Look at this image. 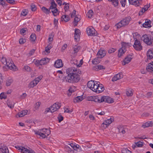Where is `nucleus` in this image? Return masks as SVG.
Wrapping results in <instances>:
<instances>
[{
  "label": "nucleus",
  "mask_w": 153,
  "mask_h": 153,
  "mask_svg": "<svg viewBox=\"0 0 153 153\" xmlns=\"http://www.w3.org/2000/svg\"><path fill=\"white\" fill-rule=\"evenodd\" d=\"M66 72L68 74L65 77L67 82L74 83L77 82L79 81L80 77L79 74L81 73V71L79 70L72 67L67 69Z\"/></svg>",
  "instance_id": "nucleus-1"
},
{
  "label": "nucleus",
  "mask_w": 153,
  "mask_h": 153,
  "mask_svg": "<svg viewBox=\"0 0 153 153\" xmlns=\"http://www.w3.org/2000/svg\"><path fill=\"white\" fill-rule=\"evenodd\" d=\"M0 61L3 64L6 65L9 69L13 71H16V67L11 60L6 59L4 55H0Z\"/></svg>",
  "instance_id": "nucleus-2"
},
{
  "label": "nucleus",
  "mask_w": 153,
  "mask_h": 153,
  "mask_svg": "<svg viewBox=\"0 0 153 153\" xmlns=\"http://www.w3.org/2000/svg\"><path fill=\"white\" fill-rule=\"evenodd\" d=\"M51 6L50 7V10L54 16H56L59 15V11L57 8V4H56L54 0H51Z\"/></svg>",
  "instance_id": "nucleus-3"
},
{
  "label": "nucleus",
  "mask_w": 153,
  "mask_h": 153,
  "mask_svg": "<svg viewBox=\"0 0 153 153\" xmlns=\"http://www.w3.org/2000/svg\"><path fill=\"white\" fill-rule=\"evenodd\" d=\"M61 106V103L59 102H56L54 104L49 108H47L45 112V114L50 111L51 113H53L59 109Z\"/></svg>",
  "instance_id": "nucleus-4"
},
{
  "label": "nucleus",
  "mask_w": 153,
  "mask_h": 153,
  "mask_svg": "<svg viewBox=\"0 0 153 153\" xmlns=\"http://www.w3.org/2000/svg\"><path fill=\"white\" fill-rule=\"evenodd\" d=\"M142 39L148 45H151L153 42L152 37L147 34L143 35L142 37Z\"/></svg>",
  "instance_id": "nucleus-5"
},
{
  "label": "nucleus",
  "mask_w": 153,
  "mask_h": 153,
  "mask_svg": "<svg viewBox=\"0 0 153 153\" xmlns=\"http://www.w3.org/2000/svg\"><path fill=\"white\" fill-rule=\"evenodd\" d=\"M42 76L40 75L35 78V79L30 82L28 85V87L30 88H33L36 86L39 82V81L42 79Z\"/></svg>",
  "instance_id": "nucleus-6"
},
{
  "label": "nucleus",
  "mask_w": 153,
  "mask_h": 153,
  "mask_svg": "<svg viewBox=\"0 0 153 153\" xmlns=\"http://www.w3.org/2000/svg\"><path fill=\"white\" fill-rule=\"evenodd\" d=\"M133 46L134 48L137 51H140L143 48V47L141 44L140 41L137 39L135 40Z\"/></svg>",
  "instance_id": "nucleus-7"
},
{
  "label": "nucleus",
  "mask_w": 153,
  "mask_h": 153,
  "mask_svg": "<svg viewBox=\"0 0 153 153\" xmlns=\"http://www.w3.org/2000/svg\"><path fill=\"white\" fill-rule=\"evenodd\" d=\"M86 32L88 35L90 36H96L97 32L92 27H88L86 29Z\"/></svg>",
  "instance_id": "nucleus-8"
},
{
  "label": "nucleus",
  "mask_w": 153,
  "mask_h": 153,
  "mask_svg": "<svg viewBox=\"0 0 153 153\" xmlns=\"http://www.w3.org/2000/svg\"><path fill=\"white\" fill-rule=\"evenodd\" d=\"M102 102H105L109 103H113L114 102L113 99L108 96H103L102 98Z\"/></svg>",
  "instance_id": "nucleus-9"
},
{
  "label": "nucleus",
  "mask_w": 153,
  "mask_h": 153,
  "mask_svg": "<svg viewBox=\"0 0 153 153\" xmlns=\"http://www.w3.org/2000/svg\"><path fill=\"white\" fill-rule=\"evenodd\" d=\"M75 35L74 36L75 40L77 41L79 40L80 35V31L78 29H76L75 30Z\"/></svg>",
  "instance_id": "nucleus-10"
},
{
  "label": "nucleus",
  "mask_w": 153,
  "mask_h": 153,
  "mask_svg": "<svg viewBox=\"0 0 153 153\" xmlns=\"http://www.w3.org/2000/svg\"><path fill=\"white\" fill-rule=\"evenodd\" d=\"M63 65L62 60L60 59H58L56 61L54 64V66L58 68L62 67Z\"/></svg>",
  "instance_id": "nucleus-11"
},
{
  "label": "nucleus",
  "mask_w": 153,
  "mask_h": 153,
  "mask_svg": "<svg viewBox=\"0 0 153 153\" xmlns=\"http://www.w3.org/2000/svg\"><path fill=\"white\" fill-rule=\"evenodd\" d=\"M131 56L130 55H128L123 60L122 62V65H124L126 64H128L129 63L131 59L132 58Z\"/></svg>",
  "instance_id": "nucleus-12"
},
{
  "label": "nucleus",
  "mask_w": 153,
  "mask_h": 153,
  "mask_svg": "<svg viewBox=\"0 0 153 153\" xmlns=\"http://www.w3.org/2000/svg\"><path fill=\"white\" fill-rule=\"evenodd\" d=\"M123 75L122 73H119L115 75L112 79L113 81H116L123 77Z\"/></svg>",
  "instance_id": "nucleus-13"
},
{
  "label": "nucleus",
  "mask_w": 153,
  "mask_h": 153,
  "mask_svg": "<svg viewBox=\"0 0 153 153\" xmlns=\"http://www.w3.org/2000/svg\"><path fill=\"white\" fill-rule=\"evenodd\" d=\"M151 22H152L150 20L146 19V20L145 22L143 24V26L145 28H150L152 27L151 25Z\"/></svg>",
  "instance_id": "nucleus-14"
},
{
  "label": "nucleus",
  "mask_w": 153,
  "mask_h": 153,
  "mask_svg": "<svg viewBox=\"0 0 153 153\" xmlns=\"http://www.w3.org/2000/svg\"><path fill=\"white\" fill-rule=\"evenodd\" d=\"M131 18L130 17H128L123 19L121 21L124 26L127 25L129 23L130 21L131 20Z\"/></svg>",
  "instance_id": "nucleus-15"
},
{
  "label": "nucleus",
  "mask_w": 153,
  "mask_h": 153,
  "mask_svg": "<svg viewBox=\"0 0 153 153\" xmlns=\"http://www.w3.org/2000/svg\"><path fill=\"white\" fill-rule=\"evenodd\" d=\"M69 145L74 150L77 151H79L80 150V147L78 145H75L74 144L71 143Z\"/></svg>",
  "instance_id": "nucleus-16"
},
{
  "label": "nucleus",
  "mask_w": 153,
  "mask_h": 153,
  "mask_svg": "<svg viewBox=\"0 0 153 153\" xmlns=\"http://www.w3.org/2000/svg\"><path fill=\"white\" fill-rule=\"evenodd\" d=\"M102 96H94L93 101L98 103L102 102Z\"/></svg>",
  "instance_id": "nucleus-17"
},
{
  "label": "nucleus",
  "mask_w": 153,
  "mask_h": 153,
  "mask_svg": "<svg viewBox=\"0 0 153 153\" xmlns=\"http://www.w3.org/2000/svg\"><path fill=\"white\" fill-rule=\"evenodd\" d=\"M129 4L135 5V6H138L139 5L140 2L139 0H128Z\"/></svg>",
  "instance_id": "nucleus-18"
},
{
  "label": "nucleus",
  "mask_w": 153,
  "mask_h": 153,
  "mask_svg": "<svg viewBox=\"0 0 153 153\" xmlns=\"http://www.w3.org/2000/svg\"><path fill=\"white\" fill-rule=\"evenodd\" d=\"M49 59L46 57L42 58L41 60H39L40 65H42L46 64L49 62Z\"/></svg>",
  "instance_id": "nucleus-19"
},
{
  "label": "nucleus",
  "mask_w": 153,
  "mask_h": 153,
  "mask_svg": "<svg viewBox=\"0 0 153 153\" xmlns=\"http://www.w3.org/2000/svg\"><path fill=\"white\" fill-rule=\"evenodd\" d=\"M146 69L147 71H150L151 73L153 74V64L151 62L148 64Z\"/></svg>",
  "instance_id": "nucleus-20"
},
{
  "label": "nucleus",
  "mask_w": 153,
  "mask_h": 153,
  "mask_svg": "<svg viewBox=\"0 0 153 153\" xmlns=\"http://www.w3.org/2000/svg\"><path fill=\"white\" fill-rule=\"evenodd\" d=\"M95 81L91 80L89 81L88 83V86L91 90L92 88L93 87H95L96 84L95 83Z\"/></svg>",
  "instance_id": "nucleus-21"
},
{
  "label": "nucleus",
  "mask_w": 153,
  "mask_h": 153,
  "mask_svg": "<svg viewBox=\"0 0 153 153\" xmlns=\"http://www.w3.org/2000/svg\"><path fill=\"white\" fill-rule=\"evenodd\" d=\"M97 89V91L96 92L97 93H100L103 91L104 90V88L102 84L100 85V84Z\"/></svg>",
  "instance_id": "nucleus-22"
},
{
  "label": "nucleus",
  "mask_w": 153,
  "mask_h": 153,
  "mask_svg": "<svg viewBox=\"0 0 153 153\" xmlns=\"http://www.w3.org/2000/svg\"><path fill=\"white\" fill-rule=\"evenodd\" d=\"M28 111L27 110H23L19 112L17 115L19 117H22L27 114Z\"/></svg>",
  "instance_id": "nucleus-23"
},
{
  "label": "nucleus",
  "mask_w": 153,
  "mask_h": 153,
  "mask_svg": "<svg viewBox=\"0 0 153 153\" xmlns=\"http://www.w3.org/2000/svg\"><path fill=\"white\" fill-rule=\"evenodd\" d=\"M97 54L99 56V57L102 58L105 55V51L104 50H100L98 51Z\"/></svg>",
  "instance_id": "nucleus-24"
},
{
  "label": "nucleus",
  "mask_w": 153,
  "mask_h": 153,
  "mask_svg": "<svg viewBox=\"0 0 153 153\" xmlns=\"http://www.w3.org/2000/svg\"><path fill=\"white\" fill-rule=\"evenodd\" d=\"M147 55L148 59H151L153 58V51L149 50L147 53Z\"/></svg>",
  "instance_id": "nucleus-25"
},
{
  "label": "nucleus",
  "mask_w": 153,
  "mask_h": 153,
  "mask_svg": "<svg viewBox=\"0 0 153 153\" xmlns=\"http://www.w3.org/2000/svg\"><path fill=\"white\" fill-rule=\"evenodd\" d=\"M13 80L11 77L8 78L6 80V85L7 86H10L13 82Z\"/></svg>",
  "instance_id": "nucleus-26"
},
{
  "label": "nucleus",
  "mask_w": 153,
  "mask_h": 153,
  "mask_svg": "<svg viewBox=\"0 0 153 153\" xmlns=\"http://www.w3.org/2000/svg\"><path fill=\"white\" fill-rule=\"evenodd\" d=\"M80 16H76L75 17L74 21V26H76L77 25L78 22L80 20Z\"/></svg>",
  "instance_id": "nucleus-27"
},
{
  "label": "nucleus",
  "mask_w": 153,
  "mask_h": 153,
  "mask_svg": "<svg viewBox=\"0 0 153 153\" xmlns=\"http://www.w3.org/2000/svg\"><path fill=\"white\" fill-rule=\"evenodd\" d=\"M62 21H64L65 22H67L70 20V17L68 15H63L61 17Z\"/></svg>",
  "instance_id": "nucleus-28"
},
{
  "label": "nucleus",
  "mask_w": 153,
  "mask_h": 153,
  "mask_svg": "<svg viewBox=\"0 0 153 153\" xmlns=\"http://www.w3.org/2000/svg\"><path fill=\"white\" fill-rule=\"evenodd\" d=\"M83 100L82 96H77L75 97L74 100V102H79Z\"/></svg>",
  "instance_id": "nucleus-29"
},
{
  "label": "nucleus",
  "mask_w": 153,
  "mask_h": 153,
  "mask_svg": "<svg viewBox=\"0 0 153 153\" xmlns=\"http://www.w3.org/2000/svg\"><path fill=\"white\" fill-rule=\"evenodd\" d=\"M131 89L128 88L126 90V94L128 96H131L132 95V91Z\"/></svg>",
  "instance_id": "nucleus-30"
},
{
  "label": "nucleus",
  "mask_w": 153,
  "mask_h": 153,
  "mask_svg": "<svg viewBox=\"0 0 153 153\" xmlns=\"http://www.w3.org/2000/svg\"><path fill=\"white\" fill-rule=\"evenodd\" d=\"M95 83H96L95 87H93L91 90L96 92V91H97V89L98 88V86H99L100 83L99 82L97 81H95Z\"/></svg>",
  "instance_id": "nucleus-31"
},
{
  "label": "nucleus",
  "mask_w": 153,
  "mask_h": 153,
  "mask_svg": "<svg viewBox=\"0 0 153 153\" xmlns=\"http://www.w3.org/2000/svg\"><path fill=\"white\" fill-rule=\"evenodd\" d=\"M42 11L46 14H49L51 13V12L50 11V9H48L45 7H43L42 8Z\"/></svg>",
  "instance_id": "nucleus-32"
},
{
  "label": "nucleus",
  "mask_w": 153,
  "mask_h": 153,
  "mask_svg": "<svg viewBox=\"0 0 153 153\" xmlns=\"http://www.w3.org/2000/svg\"><path fill=\"white\" fill-rule=\"evenodd\" d=\"M81 47L79 46L75 45L73 47L74 53H76L80 50Z\"/></svg>",
  "instance_id": "nucleus-33"
},
{
  "label": "nucleus",
  "mask_w": 153,
  "mask_h": 153,
  "mask_svg": "<svg viewBox=\"0 0 153 153\" xmlns=\"http://www.w3.org/2000/svg\"><path fill=\"white\" fill-rule=\"evenodd\" d=\"M125 129L126 128H124L121 126H120L118 128L119 132L121 133L122 134H124L126 132Z\"/></svg>",
  "instance_id": "nucleus-34"
},
{
  "label": "nucleus",
  "mask_w": 153,
  "mask_h": 153,
  "mask_svg": "<svg viewBox=\"0 0 153 153\" xmlns=\"http://www.w3.org/2000/svg\"><path fill=\"white\" fill-rule=\"evenodd\" d=\"M0 149L2 153H9L8 149L6 146L1 147L0 148Z\"/></svg>",
  "instance_id": "nucleus-35"
},
{
  "label": "nucleus",
  "mask_w": 153,
  "mask_h": 153,
  "mask_svg": "<svg viewBox=\"0 0 153 153\" xmlns=\"http://www.w3.org/2000/svg\"><path fill=\"white\" fill-rule=\"evenodd\" d=\"M109 1L111 2L112 4L115 7L117 6L119 4V1L118 0H108Z\"/></svg>",
  "instance_id": "nucleus-36"
},
{
  "label": "nucleus",
  "mask_w": 153,
  "mask_h": 153,
  "mask_svg": "<svg viewBox=\"0 0 153 153\" xmlns=\"http://www.w3.org/2000/svg\"><path fill=\"white\" fill-rule=\"evenodd\" d=\"M123 49L120 48L118 51V56L119 57H120L126 52Z\"/></svg>",
  "instance_id": "nucleus-37"
},
{
  "label": "nucleus",
  "mask_w": 153,
  "mask_h": 153,
  "mask_svg": "<svg viewBox=\"0 0 153 153\" xmlns=\"http://www.w3.org/2000/svg\"><path fill=\"white\" fill-rule=\"evenodd\" d=\"M7 105L9 107L12 108L14 107V103L12 102L7 101Z\"/></svg>",
  "instance_id": "nucleus-38"
},
{
  "label": "nucleus",
  "mask_w": 153,
  "mask_h": 153,
  "mask_svg": "<svg viewBox=\"0 0 153 153\" xmlns=\"http://www.w3.org/2000/svg\"><path fill=\"white\" fill-rule=\"evenodd\" d=\"M121 152L122 153H131V152L127 148H123L122 149Z\"/></svg>",
  "instance_id": "nucleus-39"
},
{
  "label": "nucleus",
  "mask_w": 153,
  "mask_h": 153,
  "mask_svg": "<svg viewBox=\"0 0 153 153\" xmlns=\"http://www.w3.org/2000/svg\"><path fill=\"white\" fill-rule=\"evenodd\" d=\"M52 47L51 45L49 44L45 48V51L48 53H50V50L51 48Z\"/></svg>",
  "instance_id": "nucleus-40"
},
{
  "label": "nucleus",
  "mask_w": 153,
  "mask_h": 153,
  "mask_svg": "<svg viewBox=\"0 0 153 153\" xmlns=\"http://www.w3.org/2000/svg\"><path fill=\"white\" fill-rule=\"evenodd\" d=\"M93 11L92 10H89L88 12L87 13V15L89 18H91L93 16Z\"/></svg>",
  "instance_id": "nucleus-41"
},
{
  "label": "nucleus",
  "mask_w": 153,
  "mask_h": 153,
  "mask_svg": "<svg viewBox=\"0 0 153 153\" xmlns=\"http://www.w3.org/2000/svg\"><path fill=\"white\" fill-rule=\"evenodd\" d=\"M76 90V88L74 86L71 87L68 90V91L71 93L74 92Z\"/></svg>",
  "instance_id": "nucleus-42"
},
{
  "label": "nucleus",
  "mask_w": 153,
  "mask_h": 153,
  "mask_svg": "<svg viewBox=\"0 0 153 153\" xmlns=\"http://www.w3.org/2000/svg\"><path fill=\"white\" fill-rule=\"evenodd\" d=\"M41 104V103L40 102H37L34 105V109H35V110H36L39 108Z\"/></svg>",
  "instance_id": "nucleus-43"
},
{
  "label": "nucleus",
  "mask_w": 153,
  "mask_h": 153,
  "mask_svg": "<svg viewBox=\"0 0 153 153\" xmlns=\"http://www.w3.org/2000/svg\"><path fill=\"white\" fill-rule=\"evenodd\" d=\"M116 26L117 27V28H119L121 27L124 26V25H123L122 23L120 21L116 25Z\"/></svg>",
  "instance_id": "nucleus-44"
},
{
  "label": "nucleus",
  "mask_w": 153,
  "mask_h": 153,
  "mask_svg": "<svg viewBox=\"0 0 153 153\" xmlns=\"http://www.w3.org/2000/svg\"><path fill=\"white\" fill-rule=\"evenodd\" d=\"M122 47L121 49H123V50L125 51H126V47L127 46L126 45V43L125 42H123L122 43Z\"/></svg>",
  "instance_id": "nucleus-45"
},
{
  "label": "nucleus",
  "mask_w": 153,
  "mask_h": 153,
  "mask_svg": "<svg viewBox=\"0 0 153 153\" xmlns=\"http://www.w3.org/2000/svg\"><path fill=\"white\" fill-rule=\"evenodd\" d=\"M65 151L68 152H71L72 150L70 147L68 146H65Z\"/></svg>",
  "instance_id": "nucleus-46"
},
{
  "label": "nucleus",
  "mask_w": 153,
  "mask_h": 153,
  "mask_svg": "<svg viewBox=\"0 0 153 153\" xmlns=\"http://www.w3.org/2000/svg\"><path fill=\"white\" fill-rule=\"evenodd\" d=\"M43 130L45 131V134L48 136L49 134H50L51 131L49 129H47L46 128H44Z\"/></svg>",
  "instance_id": "nucleus-47"
},
{
  "label": "nucleus",
  "mask_w": 153,
  "mask_h": 153,
  "mask_svg": "<svg viewBox=\"0 0 153 153\" xmlns=\"http://www.w3.org/2000/svg\"><path fill=\"white\" fill-rule=\"evenodd\" d=\"M7 98V96L5 94L3 93H1L0 94V99H6Z\"/></svg>",
  "instance_id": "nucleus-48"
},
{
  "label": "nucleus",
  "mask_w": 153,
  "mask_h": 153,
  "mask_svg": "<svg viewBox=\"0 0 153 153\" xmlns=\"http://www.w3.org/2000/svg\"><path fill=\"white\" fill-rule=\"evenodd\" d=\"M30 40L32 41H34L36 39V36L35 34H32L30 36Z\"/></svg>",
  "instance_id": "nucleus-49"
},
{
  "label": "nucleus",
  "mask_w": 153,
  "mask_h": 153,
  "mask_svg": "<svg viewBox=\"0 0 153 153\" xmlns=\"http://www.w3.org/2000/svg\"><path fill=\"white\" fill-rule=\"evenodd\" d=\"M120 2L122 6L123 7H125L126 3V0H120Z\"/></svg>",
  "instance_id": "nucleus-50"
},
{
  "label": "nucleus",
  "mask_w": 153,
  "mask_h": 153,
  "mask_svg": "<svg viewBox=\"0 0 153 153\" xmlns=\"http://www.w3.org/2000/svg\"><path fill=\"white\" fill-rule=\"evenodd\" d=\"M70 63L71 64H74V65H76L77 62L76 59L71 60L70 61Z\"/></svg>",
  "instance_id": "nucleus-51"
},
{
  "label": "nucleus",
  "mask_w": 153,
  "mask_h": 153,
  "mask_svg": "<svg viewBox=\"0 0 153 153\" xmlns=\"http://www.w3.org/2000/svg\"><path fill=\"white\" fill-rule=\"evenodd\" d=\"M146 10L144 9V7H143L142 8L141 10H140L139 12V15H142L143 14V13Z\"/></svg>",
  "instance_id": "nucleus-52"
},
{
  "label": "nucleus",
  "mask_w": 153,
  "mask_h": 153,
  "mask_svg": "<svg viewBox=\"0 0 153 153\" xmlns=\"http://www.w3.org/2000/svg\"><path fill=\"white\" fill-rule=\"evenodd\" d=\"M100 62L98 60L97 58H95L92 61V63L94 65H97Z\"/></svg>",
  "instance_id": "nucleus-53"
},
{
  "label": "nucleus",
  "mask_w": 153,
  "mask_h": 153,
  "mask_svg": "<svg viewBox=\"0 0 153 153\" xmlns=\"http://www.w3.org/2000/svg\"><path fill=\"white\" fill-rule=\"evenodd\" d=\"M149 126V125L148 122H147L143 124L142 126V127L143 128H145Z\"/></svg>",
  "instance_id": "nucleus-54"
},
{
  "label": "nucleus",
  "mask_w": 153,
  "mask_h": 153,
  "mask_svg": "<svg viewBox=\"0 0 153 153\" xmlns=\"http://www.w3.org/2000/svg\"><path fill=\"white\" fill-rule=\"evenodd\" d=\"M95 68H96L97 69L99 70L105 69V68H104V67L103 66L100 65L95 66Z\"/></svg>",
  "instance_id": "nucleus-55"
},
{
  "label": "nucleus",
  "mask_w": 153,
  "mask_h": 153,
  "mask_svg": "<svg viewBox=\"0 0 153 153\" xmlns=\"http://www.w3.org/2000/svg\"><path fill=\"white\" fill-rule=\"evenodd\" d=\"M135 144L137 147H141L143 146L142 143L141 142H140V141L136 143Z\"/></svg>",
  "instance_id": "nucleus-56"
},
{
  "label": "nucleus",
  "mask_w": 153,
  "mask_h": 153,
  "mask_svg": "<svg viewBox=\"0 0 153 153\" xmlns=\"http://www.w3.org/2000/svg\"><path fill=\"white\" fill-rule=\"evenodd\" d=\"M15 147L17 149H18L19 151H21V152L23 151V148L24 147L22 146H15Z\"/></svg>",
  "instance_id": "nucleus-57"
},
{
  "label": "nucleus",
  "mask_w": 153,
  "mask_h": 153,
  "mask_svg": "<svg viewBox=\"0 0 153 153\" xmlns=\"http://www.w3.org/2000/svg\"><path fill=\"white\" fill-rule=\"evenodd\" d=\"M31 10L32 11H35L36 9V7L35 5L31 4Z\"/></svg>",
  "instance_id": "nucleus-58"
},
{
  "label": "nucleus",
  "mask_w": 153,
  "mask_h": 153,
  "mask_svg": "<svg viewBox=\"0 0 153 153\" xmlns=\"http://www.w3.org/2000/svg\"><path fill=\"white\" fill-rule=\"evenodd\" d=\"M116 50V49L115 48H111L109 50L108 53H113L115 52Z\"/></svg>",
  "instance_id": "nucleus-59"
},
{
  "label": "nucleus",
  "mask_w": 153,
  "mask_h": 153,
  "mask_svg": "<svg viewBox=\"0 0 153 153\" xmlns=\"http://www.w3.org/2000/svg\"><path fill=\"white\" fill-rule=\"evenodd\" d=\"M34 132H35V134H38L40 135V136H41V135L44 134V133H43V132H42L41 131H34Z\"/></svg>",
  "instance_id": "nucleus-60"
},
{
  "label": "nucleus",
  "mask_w": 153,
  "mask_h": 153,
  "mask_svg": "<svg viewBox=\"0 0 153 153\" xmlns=\"http://www.w3.org/2000/svg\"><path fill=\"white\" fill-rule=\"evenodd\" d=\"M27 12L26 10L25 9L23 10L21 13V15L24 16H25L27 15Z\"/></svg>",
  "instance_id": "nucleus-61"
},
{
  "label": "nucleus",
  "mask_w": 153,
  "mask_h": 153,
  "mask_svg": "<svg viewBox=\"0 0 153 153\" xmlns=\"http://www.w3.org/2000/svg\"><path fill=\"white\" fill-rule=\"evenodd\" d=\"M24 68L27 71H30L31 70V69L30 67L27 65L24 66Z\"/></svg>",
  "instance_id": "nucleus-62"
},
{
  "label": "nucleus",
  "mask_w": 153,
  "mask_h": 153,
  "mask_svg": "<svg viewBox=\"0 0 153 153\" xmlns=\"http://www.w3.org/2000/svg\"><path fill=\"white\" fill-rule=\"evenodd\" d=\"M25 39H24L23 38H21L19 40V42L20 44H23L26 42Z\"/></svg>",
  "instance_id": "nucleus-63"
},
{
  "label": "nucleus",
  "mask_w": 153,
  "mask_h": 153,
  "mask_svg": "<svg viewBox=\"0 0 153 153\" xmlns=\"http://www.w3.org/2000/svg\"><path fill=\"white\" fill-rule=\"evenodd\" d=\"M29 150H28L24 147L23 148V151H21V152H22L23 153H29Z\"/></svg>",
  "instance_id": "nucleus-64"
}]
</instances>
